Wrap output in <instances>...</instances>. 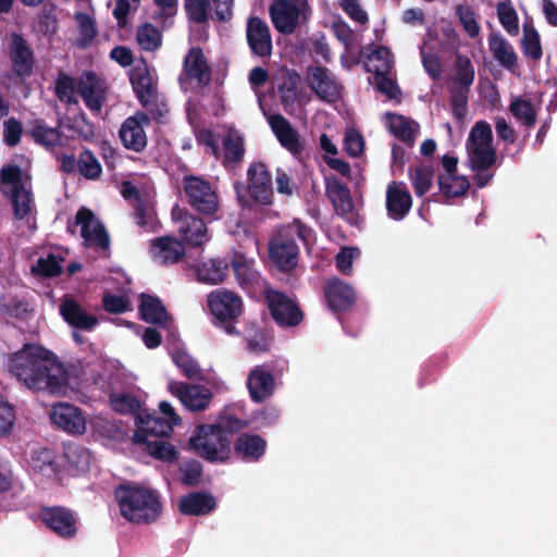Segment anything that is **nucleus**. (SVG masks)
<instances>
[{
    "label": "nucleus",
    "mask_w": 557,
    "mask_h": 557,
    "mask_svg": "<svg viewBox=\"0 0 557 557\" xmlns=\"http://www.w3.org/2000/svg\"><path fill=\"white\" fill-rule=\"evenodd\" d=\"M344 149L351 157H359L364 150L362 135L356 129H347L344 137Z\"/></svg>",
    "instance_id": "obj_59"
},
{
    "label": "nucleus",
    "mask_w": 557,
    "mask_h": 557,
    "mask_svg": "<svg viewBox=\"0 0 557 557\" xmlns=\"http://www.w3.org/2000/svg\"><path fill=\"white\" fill-rule=\"evenodd\" d=\"M265 297L271 313L280 325L294 326L300 323L302 314L290 298L274 289H267Z\"/></svg>",
    "instance_id": "obj_14"
},
{
    "label": "nucleus",
    "mask_w": 557,
    "mask_h": 557,
    "mask_svg": "<svg viewBox=\"0 0 557 557\" xmlns=\"http://www.w3.org/2000/svg\"><path fill=\"white\" fill-rule=\"evenodd\" d=\"M136 420L138 429L133 436V441L137 444L151 440V436L156 438L169 436L173 431L168 421L143 410L137 413Z\"/></svg>",
    "instance_id": "obj_21"
},
{
    "label": "nucleus",
    "mask_w": 557,
    "mask_h": 557,
    "mask_svg": "<svg viewBox=\"0 0 557 557\" xmlns=\"http://www.w3.org/2000/svg\"><path fill=\"white\" fill-rule=\"evenodd\" d=\"M50 419L53 424L70 434H83L86 431V418L81 409L71 404L53 405L50 410Z\"/></svg>",
    "instance_id": "obj_16"
},
{
    "label": "nucleus",
    "mask_w": 557,
    "mask_h": 557,
    "mask_svg": "<svg viewBox=\"0 0 557 557\" xmlns=\"http://www.w3.org/2000/svg\"><path fill=\"white\" fill-rule=\"evenodd\" d=\"M137 41L144 50H156L161 46L160 32L150 24L143 25L137 32Z\"/></svg>",
    "instance_id": "obj_51"
},
{
    "label": "nucleus",
    "mask_w": 557,
    "mask_h": 557,
    "mask_svg": "<svg viewBox=\"0 0 557 557\" xmlns=\"http://www.w3.org/2000/svg\"><path fill=\"white\" fill-rule=\"evenodd\" d=\"M140 444H146L149 455L162 461H172L176 458L175 448L163 440L152 438Z\"/></svg>",
    "instance_id": "obj_50"
},
{
    "label": "nucleus",
    "mask_w": 557,
    "mask_h": 557,
    "mask_svg": "<svg viewBox=\"0 0 557 557\" xmlns=\"http://www.w3.org/2000/svg\"><path fill=\"white\" fill-rule=\"evenodd\" d=\"M344 12L355 22L364 24L368 21V14L360 5L359 0H338Z\"/></svg>",
    "instance_id": "obj_64"
},
{
    "label": "nucleus",
    "mask_w": 557,
    "mask_h": 557,
    "mask_svg": "<svg viewBox=\"0 0 557 557\" xmlns=\"http://www.w3.org/2000/svg\"><path fill=\"white\" fill-rule=\"evenodd\" d=\"M411 196L401 183H392L386 190V208L394 220H401L411 208Z\"/></svg>",
    "instance_id": "obj_26"
},
{
    "label": "nucleus",
    "mask_w": 557,
    "mask_h": 557,
    "mask_svg": "<svg viewBox=\"0 0 557 557\" xmlns=\"http://www.w3.org/2000/svg\"><path fill=\"white\" fill-rule=\"evenodd\" d=\"M214 507V498L206 493H191L180 500V510L185 515H206Z\"/></svg>",
    "instance_id": "obj_36"
},
{
    "label": "nucleus",
    "mask_w": 557,
    "mask_h": 557,
    "mask_svg": "<svg viewBox=\"0 0 557 557\" xmlns=\"http://www.w3.org/2000/svg\"><path fill=\"white\" fill-rule=\"evenodd\" d=\"M21 186H25L23 183L22 171L18 166L13 164L4 165L0 171V189L3 194H9Z\"/></svg>",
    "instance_id": "obj_47"
},
{
    "label": "nucleus",
    "mask_w": 557,
    "mask_h": 557,
    "mask_svg": "<svg viewBox=\"0 0 557 557\" xmlns=\"http://www.w3.org/2000/svg\"><path fill=\"white\" fill-rule=\"evenodd\" d=\"M207 306L210 313L221 322L235 320L242 314V298L234 292L218 288L207 296Z\"/></svg>",
    "instance_id": "obj_12"
},
{
    "label": "nucleus",
    "mask_w": 557,
    "mask_h": 557,
    "mask_svg": "<svg viewBox=\"0 0 557 557\" xmlns=\"http://www.w3.org/2000/svg\"><path fill=\"white\" fill-rule=\"evenodd\" d=\"M386 124L389 132L404 141H412L418 133V125L403 115L387 113Z\"/></svg>",
    "instance_id": "obj_42"
},
{
    "label": "nucleus",
    "mask_w": 557,
    "mask_h": 557,
    "mask_svg": "<svg viewBox=\"0 0 557 557\" xmlns=\"http://www.w3.org/2000/svg\"><path fill=\"white\" fill-rule=\"evenodd\" d=\"M368 72L375 74L392 73L394 59L389 49L379 47L368 54L364 62Z\"/></svg>",
    "instance_id": "obj_40"
},
{
    "label": "nucleus",
    "mask_w": 557,
    "mask_h": 557,
    "mask_svg": "<svg viewBox=\"0 0 557 557\" xmlns=\"http://www.w3.org/2000/svg\"><path fill=\"white\" fill-rule=\"evenodd\" d=\"M307 0H277L271 7V17L275 28L283 34H292L309 17Z\"/></svg>",
    "instance_id": "obj_7"
},
{
    "label": "nucleus",
    "mask_w": 557,
    "mask_h": 557,
    "mask_svg": "<svg viewBox=\"0 0 557 557\" xmlns=\"http://www.w3.org/2000/svg\"><path fill=\"white\" fill-rule=\"evenodd\" d=\"M509 110L525 126H532L536 121V109L525 99L516 98L511 101Z\"/></svg>",
    "instance_id": "obj_49"
},
{
    "label": "nucleus",
    "mask_w": 557,
    "mask_h": 557,
    "mask_svg": "<svg viewBox=\"0 0 557 557\" xmlns=\"http://www.w3.org/2000/svg\"><path fill=\"white\" fill-rule=\"evenodd\" d=\"M78 94L91 111H99L104 100L103 81L92 73H85L77 81Z\"/></svg>",
    "instance_id": "obj_23"
},
{
    "label": "nucleus",
    "mask_w": 557,
    "mask_h": 557,
    "mask_svg": "<svg viewBox=\"0 0 557 557\" xmlns=\"http://www.w3.org/2000/svg\"><path fill=\"white\" fill-rule=\"evenodd\" d=\"M325 295L327 302L333 310H345L351 306L355 299L352 288L337 278L329 282Z\"/></svg>",
    "instance_id": "obj_31"
},
{
    "label": "nucleus",
    "mask_w": 557,
    "mask_h": 557,
    "mask_svg": "<svg viewBox=\"0 0 557 557\" xmlns=\"http://www.w3.org/2000/svg\"><path fill=\"white\" fill-rule=\"evenodd\" d=\"M184 193L190 206L205 215H213L220 206L215 188L206 180L187 175L183 181Z\"/></svg>",
    "instance_id": "obj_8"
},
{
    "label": "nucleus",
    "mask_w": 557,
    "mask_h": 557,
    "mask_svg": "<svg viewBox=\"0 0 557 557\" xmlns=\"http://www.w3.org/2000/svg\"><path fill=\"white\" fill-rule=\"evenodd\" d=\"M232 265L234 273L239 282H246L252 278V260L247 259L245 256L240 253H234L232 259Z\"/></svg>",
    "instance_id": "obj_62"
},
{
    "label": "nucleus",
    "mask_w": 557,
    "mask_h": 557,
    "mask_svg": "<svg viewBox=\"0 0 557 557\" xmlns=\"http://www.w3.org/2000/svg\"><path fill=\"white\" fill-rule=\"evenodd\" d=\"M309 230L300 224H293L281 231L270 243L271 259L282 270H289L297 264L298 247L295 236L307 240Z\"/></svg>",
    "instance_id": "obj_6"
},
{
    "label": "nucleus",
    "mask_w": 557,
    "mask_h": 557,
    "mask_svg": "<svg viewBox=\"0 0 557 557\" xmlns=\"http://www.w3.org/2000/svg\"><path fill=\"white\" fill-rule=\"evenodd\" d=\"M166 389L171 395L176 397L186 409L194 412L206 410L213 398L211 389L200 384H188L181 381L169 380Z\"/></svg>",
    "instance_id": "obj_10"
},
{
    "label": "nucleus",
    "mask_w": 557,
    "mask_h": 557,
    "mask_svg": "<svg viewBox=\"0 0 557 557\" xmlns=\"http://www.w3.org/2000/svg\"><path fill=\"white\" fill-rule=\"evenodd\" d=\"M326 193L335 210L339 214L345 215L352 211L354 203L349 190L344 185H342L336 178H326Z\"/></svg>",
    "instance_id": "obj_35"
},
{
    "label": "nucleus",
    "mask_w": 557,
    "mask_h": 557,
    "mask_svg": "<svg viewBox=\"0 0 557 557\" xmlns=\"http://www.w3.org/2000/svg\"><path fill=\"white\" fill-rule=\"evenodd\" d=\"M360 251L355 247H344L336 255L335 262L336 268L343 274H349L351 271L352 262L358 259Z\"/></svg>",
    "instance_id": "obj_58"
},
{
    "label": "nucleus",
    "mask_w": 557,
    "mask_h": 557,
    "mask_svg": "<svg viewBox=\"0 0 557 557\" xmlns=\"http://www.w3.org/2000/svg\"><path fill=\"white\" fill-rule=\"evenodd\" d=\"M170 355L175 366L186 377L201 379L202 371L198 362L185 350L184 347H172Z\"/></svg>",
    "instance_id": "obj_41"
},
{
    "label": "nucleus",
    "mask_w": 557,
    "mask_h": 557,
    "mask_svg": "<svg viewBox=\"0 0 557 557\" xmlns=\"http://www.w3.org/2000/svg\"><path fill=\"white\" fill-rule=\"evenodd\" d=\"M172 220L183 239L191 246H201L210 240L206 223L180 207L172 210Z\"/></svg>",
    "instance_id": "obj_11"
},
{
    "label": "nucleus",
    "mask_w": 557,
    "mask_h": 557,
    "mask_svg": "<svg viewBox=\"0 0 557 557\" xmlns=\"http://www.w3.org/2000/svg\"><path fill=\"white\" fill-rule=\"evenodd\" d=\"M74 470L82 472L89 468L91 456L89 450L81 446H69L62 456Z\"/></svg>",
    "instance_id": "obj_48"
},
{
    "label": "nucleus",
    "mask_w": 557,
    "mask_h": 557,
    "mask_svg": "<svg viewBox=\"0 0 557 557\" xmlns=\"http://www.w3.org/2000/svg\"><path fill=\"white\" fill-rule=\"evenodd\" d=\"M307 81L311 90L323 101L334 102L342 96L341 84L325 67H310L308 70Z\"/></svg>",
    "instance_id": "obj_13"
},
{
    "label": "nucleus",
    "mask_w": 557,
    "mask_h": 557,
    "mask_svg": "<svg viewBox=\"0 0 557 557\" xmlns=\"http://www.w3.org/2000/svg\"><path fill=\"white\" fill-rule=\"evenodd\" d=\"M410 175L416 194L418 196L426 194L433 182V171L428 166H420Z\"/></svg>",
    "instance_id": "obj_53"
},
{
    "label": "nucleus",
    "mask_w": 557,
    "mask_h": 557,
    "mask_svg": "<svg viewBox=\"0 0 557 557\" xmlns=\"http://www.w3.org/2000/svg\"><path fill=\"white\" fill-rule=\"evenodd\" d=\"M132 85L144 106H148L154 96V78L146 63H138L131 73Z\"/></svg>",
    "instance_id": "obj_28"
},
{
    "label": "nucleus",
    "mask_w": 557,
    "mask_h": 557,
    "mask_svg": "<svg viewBox=\"0 0 557 557\" xmlns=\"http://www.w3.org/2000/svg\"><path fill=\"white\" fill-rule=\"evenodd\" d=\"M185 73L200 86L208 84L210 81L209 66L199 49L194 48L186 55Z\"/></svg>",
    "instance_id": "obj_32"
},
{
    "label": "nucleus",
    "mask_w": 557,
    "mask_h": 557,
    "mask_svg": "<svg viewBox=\"0 0 557 557\" xmlns=\"http://www.w3.org/2000/svg\"><path fill=\"white\" fill-rule=\"evenodd\" d=\"M467 152L471 169L476 171L474 175L475 184L479 187L486 186L493 177V174L488 173L487 170L497 160L490 124L483 121L474 124L467 140Z\"/></svg>",
    "instance_id": "obj_3"
},
{
    "label": "nucleus",
    "mask_w": 557,
    "mask_h": 557,
    "mask_svg": "<svg viewBox=\"0 0 557 557\" xmlns=\"http://www.w3.org/2000/svg\"><path fill=\"white\" fill-rule=\"evenodd\" d=\"M77 168L79 173L88 180L98 178L102 171L99 161L89 151L81 153L77 161Z\"/></svg>",
    "instance_id": "obj_52"
},
{
    "label": "nucleus",
    "mask_w": 557,
    "mask_h": 557,
    "mask_svg": "<svg viewBox=\"0 0 557 557\" xmlns=\"http://www.w3.org/2000/svg\"><path fill=\"white\" fill-rule=\"evenodd\" d=\"M55 91L60 100L76 102V95L78 94L77 81L62 76L57 81Z\"/></svg>",
    "instance_id": "obj_56"
},
{
    "label": "nucleus",
    "mask_w": 557,
    "mask_h": 557,
    "mask_svg": "<svg viewBox=\"0 0 557 557\" xmlns=\"http://www.w3.org/2000/svg\"><path fill=\"white\" fill-rule=\"evenodd\" d=\"M235 449L244 459L257 460L264 454L265 442L258 435H243L237 440Z\"/></svg>",
    "instance_id": "obj_44"
},
{
    "label": "nucleus",
    "mask_w": 557,
    "mask_h": 557,
    "mask_svg": "<svg viewBox=\"0 0 557 557\" xmlns=\"http://www.w3.org/2000/svg\"><path fill=\"white\" fill-rule=\"evenodd\" d=\"M244 138L238 131L230 129L224 138L223 163L235 164L244 157Z\"/></svg>",
    "instance_id": "obj_43"
},
{
    "label": "nucleus",
    "mask_w": 557,
    "mask_h": 557,
    "mask_svg": "<svg viewBox=\"0 0 557 557\" xmlns=\"http://www.w3.org/2000/svg\"><path fill=\"white\" fill-rule=\"evenodd\" d=\"M121 515L131 522H149L160 515L161 504L156 492L141 485L126 484L115 491Z\"/></svg>",
    "instance_id": "obj_4"
},
{
    "label": "nucleus",
    "mask_w": 557,
    "mask_h": 557,
    "mask_svg": "<svg viewBox=\"0 0 557 557\" xmlns=\"http://www.w3.org/2000/svg\"><path fill=\"white\" fill-rule=\"evenodd\" d=\"M474 78V69L468 58L459 57L457 61V76L458 84L462 87H469Z\"/></svg>",
    "instance_id": "obj_63"
},
{
    "label": "nucleus",
    "mask_w": 557,
    "mask_h": 557,
    "mask_svg": "<svg viewBox=\"0 0 557 557\" xmlns=\"http://www.w3.org/2000/svg\"><path fill=\"white\" fill-rule=\"evenodd\" d=\"M110 405L113 410L121 413H138L140 401L129 392L115 391L110 396Z\"/></svg>",
    "instance_id": "obj_46"
},
{
    "label": "nucleus",
    "mask_w": 557,
    "mask_h": 557,
    "mask_svg": "<svg viewBox=\"0 0 557 557\" xmlns=\"http://www.w3.org/2000/svg\"><path fill=\"white\" fill-rule=\"evenodd\" d=\"M457 158L444 156L442 159L443 173L440 175L438 184L442 194L446 198L463 196L470 184L466 176L457 173Z\"/></svg>",
    "instance_id": "obj_15"
},
{
    "label": "nucleus",
    "mask_w": 557,
    "mask_h": 557,
    "mask_svg": "<svg viewBox=\"0 0 557 557\" xmlns=\"http://www.w3.org/2000/svg\"><path fill=\"white\" fill-rule=\"evenodd\" d=\"M75 21L81 33L82 45L88 44L96 36V27L94 18L85 13H76Z\"/></svg>",
    "instance_id": "obj_61"
},
{
    "label": "nucleus",
    "mask_w": 557,
    "mask_h": 557,
    "mask_svg": "<svg viewBox=\"0 0 557 557\" xmlns=\"http://www.w3.org/2000/svg\"><path fill=\"white\" fill-rule=\"evenodd\" d=\"M76 223L81 225V235L86 245L101 249L108 247V234L90 210L81 209L76 214Z\"/></svg>",
    "instance_id": "obj_19"
},
{
    "label": "nucleus",
    "mask_w": 557,
    "mask_h": 557,
    "mask_svg": "<svg viewBox=\"0 0 557 557\" xmlns=\"http://www.w3.org/2000/svg\"><path fill=\"white\" fill-rule=\"evenodd\" d=\"M45 524L62 537L75 535L77 527L73 513L64 508H50L42 512Z\"/></svg>",
    "instance_id": "obj_24"
},
{
    "label": "nucleus",
    "mask_w": 557,
    "mask_h": 557,
    "mask_svg": "<svg viewBox=\"0 0 557 557\" xmlns=\"http://www.w3.org/2000/svg\"><path fill=\"white\" fill-rule=\"evenodd\" d=\"M89 425L94 434L102 440L119 442L125 436L122 425L99 414L90 419Z\"/></svg>",
    "instance_id": "obj_38"
},
{
    "label": "nucleus",
    "mask_w": 557,
    "mask_h": 557,
    "mask_svg": "<svg viewBox=\"0 0 557 557\" xmlns=\"http://www.w3.org/2000/svg\"><path fill=\"white\" fill-rule=\"evenodd\" d=\"M149 252L154 262L169 264L177 262L184 256L185 249L173 237H160L152 242Z\"/></svg>",
    "instance_id": "obj_27"
},
{
    "label": "nucleus",
    "mask_w": 557,
    "mask_h": 557,
    "mask_svg": "<svg viewBox=\"0 0 557 557\" xmlns=\"http://www.w3.org/2000/svg\"><path fill=\"white\" fill-rule=\"evenodd\" d=\"M33 137L35 140L46 147H52L60 141V135L53 127H48L42 124H37L33 128Z\"/></svg>",
    "instance_id": "obj_57"
},
{
    "label": "nucleus",
    "mask_w": 557,
    "mask_h": 557,
    "mask_svg": "<svg viewBox=\"0 0 557 557\" xmlns=\"http://www.w3.org/2000/svg\"><path fill=\"white\" fill-rule=\"evenodd\" d=\"M61 314L64 320L72 326L91 331L98 324L95 315L85 311L75 300L65 298L60 306Z\"/></svg>",
    "instance_id": "obj_29"
},
{
    "label": "nucleus",
    "mask_w": 557,
    "mask_h": 557,
    "mask_svg": "<svg viewBox=\"0 0 557 557\" xmlns=\"http://www.w3.org/2000/svg\"><path fill=\"white\" fill-rule=\"evenodd\" d=\"M490 49L496 60L505 67L511 69L517 64V55L512 46L503 37L491 36Z\"/></svg>",
    "instance_id": "obj_45"
},
{
    "label": "nucleus",
    "mask_w": 557,
    "mask_h": 557,
    "mask_svg": "<svg viewBox=\"0 0 557 557\" xmlns=\"http://www.w3.org/2000/svg\"><path fill=\"white\" fill-rule=\"evenodd\" d=\"M247 40L252 52L257 55L265 57L272 51L269 26L258 17H251L248 21Z\"/></svg>",
    "instance_id": "obj_25"
},
{
    "label": "nucleus",
    "mask_w": 557,
    "mask_h": 557,
    "mask_svg": "<svg viewBox=\"0 0 557 557\" xmlns=\"http://www.w3.org/2000/svg\"><path fill=\"white\" fill-rule=\"evenodd\" d=\"M197 280L205 284L218 285L223 283L230 272L228 262L223 259H209L196 267Z\"/></svg>",
    "instance_id": "obj_30"
},
{
    "label": "nucleus",
    "mask_w": 557,
    "mask_h": 557,
    "mask_svg": "<svg viewBox=\"0 0 557 557\" xmlns=\"http://www.w3.org/2000/svg\"><path fill=\"white\" fill-rule=\"evenodd\" d=\"M497 14L505 29L511 35H517L519 32V24L518 16L513 8L507 3L500 2L497 5Z\"/></svg>",
    "instance_id": "obj_55"
},
{
    "label": "nucleus",
    "mask_w": 557,
    "mask_h": 557,
    "mask_svg": "<svg viewBox=\"0 0 557 557\" xmlns=\"http://www.w3.org/2000/svg\"><path fill=\"white\" fill-rule=\"evenodd\" d=\"M11 195L12 203L14 207L15 218L23 221L28 230L34 228L33 201L30 193L26 186H21L20 189L9 193Z\"/></svg>",
    "instance_id": "obj_34"
},
{
    "label": "nucleus",
    "mask_w": 557,
    "mask_h": 557,
    "mask_svg": "<svg viewBox=\"0 0 557 557\" xmlns=\"http://www.w3.org/2000/svg\"><path fill=\"white\" fill-rule=\"evenodd\" d=\"M11 55L14 71L18 75H27L33 67V54L24 39L14 34L11 37Z\"/></svg>",
    "instance_id": "obj_33"
},
{
    "label": "nucleus",
    "mask_w": 557,
    "mask_h": 557,
    "mask_svg": "<svg viewBox=\"0 0 557 557\" xmlns=\"http://www.w3.org/2000/svg\"><path fill=\"white\" fill-rule=\"evenodd\" d=\"M26 463L33 474L44 479L61 482L66 474L62 456L49 448L33 447L28 451Z\"/></svg>",
    "instance_id": "obj_9"
},
{
    "label": "nucleus",
    "mask_w": 557,
    "mask_h": 557,
    "mask_svg": "<svg viewBox=\"0 0 557 557\" xmlns=\"http://www.w3.org/2000/svg\"><path fill=\"white\" fill-rule=\"evenodd\" d=\"M522 47L524 53L532 59H540L542 57V48L540 42L539 34L532 27L524 26Z\"/></svg>",
    "instance_id": "obj_54"
},
{
    "label": "nucleus",
    "mask_w": 557,
    "mask_h": 557,
    "mask_svg": "<svg viewBox=\"0 0 557 557\" xmlns=\"http://www.w3.org/2000/svg\"><path fill=\"white\" fill-rule=\"evenodd\" d=\"M247 187H236L237 198L244 207H263L272 203L273 189L271 175L262 163L253 164L248 170Z\"/></svg>",
    "instance_id": "obj_5"
},
{
    "label": "nucleus",
    "mask_w": 557,
    "mask_h": 557,
    "mask_svg": "<svg viewBox=\"0 0 557 557\" xmlns=\"http://www.w3.org/2000/svg\"><path fill=\"white\" fill-rule=\"evenodd\" d=\"M8 368L23 385L35 391L66 395L74 389L57 356L39 345L26 344L9 357Z\"/></svg>",
    "instance_id": "obj_1"
},
{
    "label": "nucleus",
    "mask_w": 557,
    "mask_h": 557,
    "mask_svg": "<svg viewBox=\"0 0 557 557\" xmlns=\"http://www.w3.org/2000/svg\"><path fill=\"white\" fill-rule=\"evenodd\" d=\"M15 422L13 407L0 395V436L11 432Z\"/></svg>",
    "instance_id": "obj_60"
},
{
    "label": "nucleus",
    "mask_w": 557,
    "mask_h": 557,
    "mask_svg": "<svg viewBox=\"0 0 557 557\" xmlns=\"http://www.w3.org/2000/svg\"><path fill=\"white\" fill-rule=\"evenodd\" d=\"M242 428L243 423L233 417L216 424L199 425L188 441V448L210 461H224L231 454L230 435Z\"/></svg>",
    "instance_id": "obj_2"
},
{
    "label": "nucleus",
    "mask_w": 557,
    "mask_h": 557,
    "mask_svg": "<svg viewBox=\"0 0 557 557\" xmlns=\"http://www.w3.org/2000/svg\"><path fill=\"white\" fill-rule=\"evenodd\" d=\"M141 319L148 323L165 324L168 321V313L161 301L152 296L143 295L141 304L139 306Z\"/></svg>",
    "instance_id": "obj_39"
},
{
    "label": "nucleus",
    "mask_w": 557,
    "mask_h": 557,
    "mask_svg": "<svg viewBox=\"0 0 557 557\" xmlns=\"http://www.w3.org/2000/svg\"><path fill=\"white\" fill-rule=\"evenodd\" d=\"M260 107L280 144L293 154L298 153L302 149L298 132L283 115L268 113L261 104Z\"/></svg>",
    "instance_id": "obj_20"
},
{
    "label": "nucleus",
    "mask_w": 557,
    "mask_h": 557,
    "mask_svg": "<svg viewBox=\"0 0 557 557\" xmlns=\"http://www.w3.org/2000/svg\"><path fill=\"white\" fill-rule=\"evenodd\" d=\"M232 0H185L189 17L198 23L205 22L213 11L218 20L225 21L232 15Z\"/></svg>",
    "instance_id": "obj_17"
},
{
    "label": "nucleus",
    "mask_w": 557,
    "mask_h": 557,
    "mask_svg": "<svg viewBox=\"0 0 557 557\" xmlns=\"http://www.w3.org/2000/svg\"><path fill=\"white\" fill-rule=\"evenodd\" d=\"M148 125L149 119L145 113L127 117L120 129V137L124 146L134 151L143 150L147 145L146 127Z\"/></svg>",
    "instance_id": "obj_18"
},
{
    "label": "nucleus",
    "mask_w": 557,
    "mask_h": 557,
    "mask_svg": "<svg viewBox=\"0 0 557 557\" xmlns=\"http://www.w3.org/2000/svg\"><path fill=\"white\" fill-rule=\"evenodd\" d=\"M299 76L296 73L283 71L280 76L277 88L281 101L286 111L292 110L299 100L298 85Z\"/></svg>",
    "instance_id": "obj_37"
},
{
    "label": "nucleus",
    "mask_w": 557,
    "mask_h": 557,
    "mask_svg": "<svg viewBox=\"0 0 557 557\" xmlns=\"http://www.w3.org/2000/svg\"><path fill=\"white\" fill-rule=\"evenodd\" d=\"M247 388L251 399L261 403L273 394L275 388L274 376L263 367H255L248 373Z\"/></svg>",
    "instance_id": "obj_22"
}]
</instances>
